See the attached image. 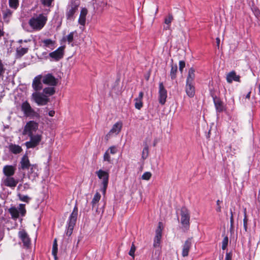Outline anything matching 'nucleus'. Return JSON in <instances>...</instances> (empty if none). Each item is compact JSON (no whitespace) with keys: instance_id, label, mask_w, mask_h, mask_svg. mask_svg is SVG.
Here are the masks:
<instances>
[{"instance_id":"obj_20","label":"nucleus","mask_w":260,"mask_h":260,"mask_svg":"<svg viewBox=\"0 0 260 260\" xmlns=\"http://www.w3.org/2000/svg\"><path fill=\"white\" fill-rule=\"evenodd\" d=\"M226 81L228 83H231L233 81L240 82V76L236 74L234 71L230 72L226 75Z\"/></svg>"},{"instance_id":"obj_61","label":"nucleus","mask_w":260,"mask_h":260,"mask_svg":"<svg viewBox=\"0 0 260 260\" xmlns=\"http://www.w3.org/2000/svg\"><path fill=\"white\" fill-rule=\"evenodd\" d=\"M18 42L19 43H21L22 42V40H20L18 41Z\"/></svg>"},{"instance_id":"obj_12","label":"nucleus","mask_w":260,"mask_h":260,"mask_svg":"<svg viewBox=\"0 0 260 260\" xmlns=\"http://www.w3.org/2000/svg\"><path fill=\"white\" fill-rule=\"evenodd\" d=\"M161 222H159L158 226L155 231V236L154 239L153 246L154 247H158L160 245V240L162 236V228Z\"/></svg>"},{"instance_id":"obj_50","label":"nucleus","mask_w":260,"mask_h":260,"mask_svg":"<svg viewBox=\"0 0 260 260\" xmlns=\"http://www.w3.org/2000/svg\"><path fill=\"white\" fill-rule=\"evenodd\" d=\"M247 221H248V219L246 216V214H245V217L243 219V226H244V229L246 232L247 230Z\"/></svg>"},{"instance_id":"obj_54","label":"nucleus","mask_w":260,"mask_h":260,"mask_svg":"<svg viewBox=\"0 0 260 260\" xmlns=\"http://www.w3.org/2000/svg\"><path fill=\"white\" fill-rule=\"evenodd\" d=\"M230 223H231V228H233V224H234V218H233V215L232 212L231 211V216L230 217Z\"/></svg>"},{"instance_id":"obj_36","label":"nucleus","mask_w":260,"mask_h":260,"mask_svg":"<svg viewBox=\"0 0 260 260\" xmlns=\"http://www.w3.org/2000/svg\"><path fill=\"white\" fill-rule=\"evenodd\" d=\"M3 13V19L5 21L8 22L9 20V19L12 16V11H11L9 9H6L5 10H3L2 11Z\"/></svg>"},{"instance_id":"obj_45","label":"nucleus","mask_w":260,"mask_h":260,"mask_svg":"<svg viewBox=\"0 0 260 260\" xmlns=\"http://www.w3.org/2000/svg\"><path fill=\"white\" fill-rule=\"evenodd\" d=\"M151 173L149 172H145L142 176V179L143 180H148L151 177Z\"/></svg>"},{"instance_id":"obj_34","label":"nucleus","mask_w":260,"mask_h":260,"mask_svg":"<svg viewBox=\"0 0 260 260\" xmlns=\"http://www.w3.org/2000/svg\"><path fill=\"white\" fill-rule=\"evenodd\" d=\"M77 10V7L76 6H71L70 7L67 11L66 16L68 19H71L74 15V13Z\"/></svg>"},{"instance_id":"obj_28","label":"nucleus","mask_w":260,"mask_h":260,"mask_svg":"<svg viewBox=\"0 0 260 260\" xmlns=\"http://www.w3.org/2000/svg\"><path fill=\"white\" fill-rule=\"evenodd\" d=\"M29 177H32L33 178H36L38 176V166L36 164H32L29 168V169L27 170Z\"/></svg>"},{"instance_id":"obj_11","label":"nucleus","mask_w":260,"mask_h":260,"mask_svg":"<svg viewBox=\"0 0 260 260\" xmlns=\"http://www.w3.org/2000/svg\"><path fill=\"white\" fill-rule=\"evenodd\" d=\"M42 82L45 84L54 86L57 85V79L52 74L48 73L42 76Z\"/></svg>"},{"instance_id":"obj_25","label":"nucleus","mask_w":260,"mask_h":260,"mask_svg":"<svg viewBox=\"0 0 260 260\" xmlns=\"http://www.w3.org/2000/svg\"><path fill=\"white\" fill-rule=\"evenodd\" d=\"M143 92L141 91L139 93V96L138 98H136L135 101V107L136 109L138 110H140L143 107V102L142 99L143 97Z\"/></svg>"},{"instance_id":"obj_3","label":"nucleus","mask_w":260,"mask_h":260,"mask_svg":"<svg viewBox=\"0 0 260 260\" xmlns=\"http://www.w3.org/2000/svg\"><path fill=\"white\" fill-rule=\"evenodd\" d=\"M9 212L12 218L15 220L19 217V214L21 216H24L26 213L25 205V204H20L17 208L15 207H12L9 209Z\"/></svg>"},{"instance_id":"obj_39","label":"nucleus","mask_w":260,"mask_h":260,"mask_svg":"<svg viewBox=\"0 0 260 260\" xmlns=\"http://www.w3.org/2000/svg\"><path fill=\"white\" fill-rule=\"evenodd\" d=\"M17 196L21 201L28 203L31 200V198L27 195H24L21 193H18Z\"/></svg>"},{"instance_id":"obj_4","label":"nucleus","mask_w":260,"mask_h":260,"mask_svg":"<svg viewBox=\"0 0 260 260\" xmlns=\"http://www.w3.org/2000/svg\"><path fill=\"white\" fill-rule=\"evenodd\" d=\"M32 98L38 106L46 105L49 102L47 95L40 92H35L32 94Z\"/></svg>"},{"instance_id":"obj_5","label":"nucleus","mask_w":260,"mask_h":260,"mask_svg":"<svg viewBox=\"0 0 260 260\" xmlns=\"http://www.w3.org/2000/svg\"><path fill=\"white\" fill-rule=\"evenodd\" d=\"M39 124L34 121H29L27 122L24 127L22 134L23 135L30 136L34 135L38 129Z\"/></svg>"},{"instance_id":"obj_22","label":"nucleus","mask_w":260,"mask_h":260,"mask_svg":"<svg viewBox=\"0 0 260 260\" xmlns=\"http://www.w3.org/2000/svg\"><path fill=\"white\" fill-rule=\"evenodd\" d=\"M16 168L11 165H6L3 168V173L6 177H12L15 173Z\"/></svg>"},{"instance_id":"obj_31","label":"nucleus","mask_w":260,"mask_h":260,"mask_svg":"<svg viewBox=\"0 0 260 260\" xmlns=\"http://www.w3.org/2000/svg\"><path fill=\"white\" fill-rule=\"evenodd\" d=\"M101 196L100 193L99 192H96L94 194L93 198L92 199V201H91L92 208L93 209L95 208L96 210V211H98V204L101 199Z\"/></svg>"},{"instance_id":"obj_1","label":"nucleus","mask_w":260,"mask_h":260,"mask_svg":"<svg viewBox=\"0 0 260 260\" xmlns=\"http://www.w3.org/2000/svg\"><path fill=\"white\" fill-rule=\"evenodd\" d=\"M47 19V16L44 14H34L28 23L34 31H40L46 24Z\"/></svg>"},{"instance_id":"obj_33","label":"nucleus","mask_w":260,"mask_h":260,"mask_svg":"<svg viewBox=\"0 0 260 260\" xmlns=\"http://www.w3.org/2000/svg\"><path fill=\"white\" fill-rule=\"evenodd\" d=\"M173 20V15L171 14H169L165 18V23L166 24V26H164V29L166 30L170 29V24L172 21Z\"/></svg>"},{"instance_id":"obj_15","label":"nucleus","mask_w":260,"mask_h":260,"mask_svg":"<svg viewBox=\"0 0 260 260\" xmlns=\"http://www.w3.org/2000/svg\"><path fill=\"white\" fill-rule=\"evenodd\" d=\"M31 165L30 163L27 155L25 154L21 159L18 168L19 170H28Z\"/></svg>"},{"instance_id":"obj_37","label":"nucleus","mask_w":260,"mask_h":260,"mask_svg":"<svg viewBox=\"0 0 260 260\" xmlns=\"http://www.w3.org/2000/svg\"><path fill=\"white\" fill-rule=\"evenodd\" d=\"M177 66L176 64H172L171 66V70L170 71V76L172 80H174L176 77V74L177 72Z\"/></svg>"},{"instance_id":"obj_29","label":"nucleus","mask_w":260,"mask_h":260,"mask_svg":"<svg viewBox=\"0 0 260 260\" xmlns=\"http://www.w3.org/2000/svg\"><path fill=\"white\" fill-rule=\"evenodd\" d=\"M87 13V11L86 9H82L81 11L80 16L79 18L78 22L80 24L84 26L86 22V16Z\"/></svg>"},{"instance_id":"obj_60","label":"nucleus","mask_w":260,"mask_h":260,"mask_svg":"<svg viewBox=\"0 0 260 260\" xmlns=\"http://www.w3.org/2000/svg\"><path fill=\"white\" fill-rule=\"evenodd\" d=\"M258 90H259V93L260 94V84L258 85Z\"/></svg>"},{"instance_id":"obj_48","label":"nucleus","mask_w":260,"mask_h":260,"mask_svg":"<svg viewBox=\"0 0 260 260\" xmlns=\"http://www.w3.org/2000/svg\"><path fill=\"white\" fill-rule=\"evenodd\" d=\"M5 71V68L2 63V61L0 59V77H3Z\"/></svg>"},{"instance_id":"obj_16","label":"nucleus","mask_w":260,"mask_h":260,"mask_svg":"<svg viewBox=\"0 0 260 260\" xmlns=\"http://www.w3.org/2000/svg\"><path fill=\"white\" fill-rule=\"evenodd\" d=\"M32 87L36 91H39L43 88L42 75H40L35 77L32 83Z\"/></svg>"},{"instance_id":"obj_6","label":"nucleus","mask_w":260,"mask_h":260,"mask_svg":"<svg viewBox=\"0 0 260 260\" xmlns=\"http://www.w3.org/2000/svg\"><path fill=\"white\" fill-rule=\"evenodd\" d=\"M29 137V141L25 143V145L27 149L34 148L39 145L42 139L41 135H32L28 136Z\"/></svg>"},{"instance_id":"obj_53","label":"nucleus","mask_w":260,"mask_h":260,"mask_svg":"<svg viewBox=\"0 0 260 260\" xmlns=\"http://www.w3.org/2000/svg\"><path fill=\"white\" fill-rule=\"evenodd\" d=\"M232 254L231 253H226L225 260H232Z\"/></svg>"},{"instance_id":"obj_7","label":"nucleus","mask_w":260,"mask_h":260,"mask_svg":"<svg viewBox=\"0 0 260 260\" xmlns=\"http://www.w3.org/2000/svg\"><path fill=\"white\" fill-rule=\"evenodd\" d=\"M97 175L98 178L102 180V185L103 187V192L105 193L109 181V173L108 171H104L102 169L99 170V171L95 172Z\"/></svg>"},{"instance_id":"obj_19","label":"nucleus","mask_w":260,"mask_h":260,"mask_svg":"<svg viewBox=\"0 0 260 260\" xmlns=\"http://www.w3.org/2000/svg\"><path fill=\"white\" fill-rule=\"evenodd\" d=\"M18 235L23 245L26 247H28L30 243V240L26 232L24 230H22L19 232Z\"/></svg>"},{"instance_id":"obj_42","label":"nucleus","mask_w":260,"mask_h":260,"mask_svg":"<svg viewBox=\"0 0 260 260\" xmlns=\"http://www.w3.org/2000/svg\"><path fill=\"white\" fill-rule=\"evenodd\" d=\"M76 33V31L71 32L68 36H67L65 40H67L69 44L71 43L74 40V34Z\"/></svg>"},{"instance_id":"obj_2","label":"nucleus","mask_w":260,"mask_h":260,"mask_svg":"<svg viewBox=\"0 0 260 260\" xmlns=\"http://www.w3.org/2000/svg\"><path fill=\"white\" fill-rule=\"evenodd\" d=\"M78 211V207L76 205L67 222V228L66 232V235L67 236H70L73 233L77 219Z\"/></svg>"},{"instance_id":"obj_13","label":"nucleus","mask_w":260,"mask_h":260,"mask_svg":"<svg viewBox=\"0 0 260 260\" xmlns=\"http://www.w3.org/2000/svg\"><path fill=\"white\" fill-rule=\"evenodd\" d=\"M190 215L188 210L185 207L181 209V223L183 225H188L189 224Z\"/></svg>"},{"instance_id":"obj_14","label":"nucleus","mask_w":260,"mask_h":260,"mask_svg":"<svg viewBox=\"0 0 260 260\" xmlns=\"http://www.w3.org/2000/svg\"><path fill=\"white\" fill-rule=\"evenodd\" d=\"M21 110L26 116H33L35 114V110L31 108L27 101H25L21 105Z\"/></svg>"},{"instance_id":"obj_49","label":"nucleus","mask_w":260,"mask_h":260,"mask_svg":"<svg viewBox=\"0 0 260 260\" xmlns=\"http://www.w3.org/2000/svg\"><path fill=\"white\" fill-rule=\"evenodd\" d=\"M53 0H41L43 5L49 7Z\"/></svg>"},{"instance_id":"obj_30","label":"nucleus","mask_w":260,"mask_h":260,"mask_svg":"<svg viewBox=\"0 0 260 260\" xmlns=\"http://www.w3.org/2000/svg\"><path fill=\"white\" fill-rule=\"evenodd\" d=\"M195 78V70L193 68H191L188 70L187 77L186 78V82L187 83H194V80Z\"/></svg>"},{"instance_id":"obj_8","label":"nucleus","mask_w":260,"mask_h":260,"mask_svg":"<svg viewBox=\"0 0 260 260\" xmlns=\"http://www.w3.org/2000/svg\"><path fill=\"white\" fill-rule=\"evenodd\" d=\"M64 47L60 46L55 51L50 52L48 56L51 58L50 61H57L62 58L64 55Z\"/></svg>"},{"instance_id":"obj_35","label":"nucleus","mask_w":260,"mask_h":260,"mask_svg":"<svg viewBox=\"0 0 260 260\" xmlns=\"http://www.w3.org/2000/svg\"><path fill=\"white\" fill-rule=\"evenodd\" d=\"M55 92V90L54 87H48L43 89L42 93L45 95L51 96L54 94Z\"/></svg>"},{"instance_id":"obj_52","label":"nucleus","mask_w":260,"mask_h":260,"mask_svg":"<svg viewBox=\"0 0 260 260\" xmlns=\"http://www.w3.org/2000/svg\"><path fill=\"white\" fill-rule=\"evenodd\" d=\"M221 203V201H220L219 200H218L216 201V204H217V208L216 209V210L217 212H220L221 211V206H220V204Z\"/></svg>"},{"instance_id":"obj_59","label":"nucleus","mask_w":260,"mask_h":260,"mask_svg":"<svg viewBox=\"0 0 260 260\" xmlns=\"http://www.w3.org/2000/svg\"><path fill=\"white\" fill-rule=\"evenodd\" d=\"M157 143V140L156 139H155L153 142V146H155L156 144Z\"/></svg>"},{"instance_id":"obj_38","label":"nucleus","mask_w":260,"mask_h":260,"mask_svg":"<svg viewBox=\"0 0 260 260\" xmlns=\"http://www.w3.org/2000/svg\"><path fill=\"white\" fill-rule=\"evenodd\" d=\"M57 240L56 239H55L54 240V242H53V244L52 253V255L54 256V257L55 260L57 259Z\"/></svg>"},{"instance_id":"obj_44","label":"nucleus","mask_w":260,"mask_h":260,"mask_svg":"<svg viewBox=\"0 0 260 260\" xmlns=\"http://www.w3.org/2000/svg\"><path fill=\"white\" fill-rule=\"evenodd\" d=\"M228 242H229L228 237L227 236L224 237L222 241V249L223 250H225L227 246L228 245Z\"/></svg>"},{"instance_id":"obj_10","label":"nucleus","mask_w":260,"mask_h":260,"mask_svg":"<svg viewBox=\"0 0 260 260\" xmlns=\"http://www.w3.org/2000/svg\"><path fill=\"white\" fill-rule=\"evenodd\" d=\"M122 122L120 121L115 123L112 126L111 129L106 135V138L108 140L111 136L117 135L121 130Z\"/></svg>"},{"instance_id":"obj_55","label":"nucleus","mask_w":260,"mask_h":260,"mask_svg":"<svg viewBox=\"0 0 260 260\" xmlns=\"http://www.w3.org/2000/svg\"><path fill=\"white\" fill-rule=\"evenodd\" d=\"M48 114L50 116H54V114H55V111H53V110H51V111H50L49 112H48Z\"/></svg>"},{"instance_id":"obj_24","label":"nucleus","mask_w":260,"mask_h":260,"mask_svg":"<svg viewBox=\"0 0 260 260\" xmlns=\"http://www.w3.org/2000/svg\"><path fill=\"white\" fill-rule=\"evenodd\" d=\"M214 104L218 112H221L225 110L223 102L219 99L214 98Z\"/></svg>"},{"instance_id":"obj_9","label":"nucleus","mask_w":260,"mask_h":260,"mask_svg":"<svg viewBox=\"0 0 260 260\" xmlns=\"http://www.w3.org/2000/svg\"><path fill=\"white\" fill-rule=\"evenodd\" d=\"M167 91L163 83L159 82V90H158V101L159 103L164 105L167 98Z\"/></svg>"},{"instance_id":"obj_56","label":"nucleus","mask_w":260,"mask_h":260,"mask_svg":"<svg viewBox=\"0 0 260 260\" xmlns=\"http://www.w3.org/2000/svg\"><path fill=\"white\" fill-rule=\"evenodd\" d=\"M216 43H217V46L218 47H219V43H220V39L219 38H217L216 39Z\"/></svg>"},{"instance_id":"obj_62","label":"nucleus","mask_w":260,"mask_h":260,"mask_svg":"<svg viewBox=\"0 0 260 260\" xmlns=\"http://www.w3.org/2000/svg\"><path fill=\"white\" fill-rule=\"evenodd\" d=\"M22 186V185L21 184H19L18 186V188H20Z\"/></svg>"},{"instance_id":"obj_43","label":"nucleus","mask_w":260,"mask_h":260,"mask_svg":"<svg viewBox=\"0 0 260 260\" xmlns=\"http://www.w3.org/2000/svg\"><path fill=\"white\" fill-rule=\"evenodd\" d=\"M149 149L148 147L146 146L143 150L142 157L144 159H146L148 155Z\"/></svg>"},{"instance_id":"obj_21","label":"nucleus","mask_w":260,"mask_h":260,"mask_svg":"<svg viewBox=\"0 0 260 260\" xmlns=\"http://www.w3.org/2000/svg\"><path fill=\"white\" fill-rule=\"evenodd\" d=\"M185 91L189 97H193L195 94L194 83L186 82Z\"/></svg>"},{"instance_id":"obj_46","label":"nucleus","mask_w":260,"mask_h":260,"mask_svg":"<svg viewBox=\"0 0 260 260\" xmlns=\"http://www.w3.org/2000/svg\"><path fill=\"white\" fill-rule=\"evenodd\" d=\"M107 151H109L110 154H114L117 152V148L115 146L110 147Z\"/></svg>"},{"instance_id":"obj_40","label":"nucleus","mask_w":260,"mask_h":260,"mask_svg":"<svg viewBox=\"0 0 260 260\" xmlns=\"http://www.w3.org/2000/svg\"><path fill=\"white\" fill-rule=\"evenodd\" d=\"M9 5L10 8L16 9L19 5L18 0H9Z\"/></svg>"},{"instance_id":"obj_58","label":"nucleus","mask_w":260,"mask_h":260,"mask_svg":"<svg viewBox=\"0 0 260 260\" xmlns=\"http://www.w3.org/2000/svg\"><path fill=\"white\" fill-rule=\"evenodd\" d=\"M250 94H251V91H249V92L247 93V94L246 95V99H250Z\"/></svg>"},{"instance_id":"obj_47","label":"nucleus","mask_w":260,"mask_h":260,"mask_svg":"<svg viewBox=\"0 0 260 260\" xmlns=\"http://www.w3.org/2000/svg\"><path fill=\"white\" fill-rule=\"evenodd\" d=\"M135 251H136V247H135V245L134 244V243H133L131 246V249L128 252V254L130 256H132L133 258H134Z\"/></svg>"},{"instance_id":"obj_27","label":"nucleus","mask_w":260,"mask_h":260,"mask_svg":"<svg viewBox=\"0 0 260 260\" xmlns=\"http://www.w3.org/2000/svg\"><path fill=\"white\" fill-rule=\"evenodd\" d=\"M41 42L43 43L42 46L44 48H49L52 50L54 49L55 44V41H53L50 39H46L42 40Z\"/></svg>"},{"instance_id":"obj_32","label":"nucleus","mask_w":260,"mask_h":260,"mask_svg":"<svg viewBox=\"0 0 260 260\" xmlns=\"http://www.w3.org/2000/svg\"><path fill=\"white\" fill-rule=\"evenodd\" d=\"M28 48L27 47H22L20 46L17 48L16 57L18 58L21 57L28 52Z\"/></svg>"},{"instance_id":"obj_23","label":"nucleus","mask_w":260,"mask_h":260,"mask_svg":"<svg viewBox=\"0 0 260 260\" xmlns=\"http://www.w3.org/2000/svg\"><path fill=\"white\" fill-rule=\"evenodd\" d=\"M8 148L11 153L17 154L22 151L21 147L18 145L11 143L8 146Z\"/></svg>"},{"instance_id":"obj_57","label":"nucleus","mask_w":260,"mask_h":260,"mask_svg":"<svg viewBox=\"0 0 260 260\" xmlns=\"http://www.w3.org/2000/svg\"><path fill=\"white\" fill-rule=\"evenodd\" d=\"M23 187L25 189H28V188H29V185L27 184V183H25L24 184Z\"/></svg>"},{"instance_id":"obj_17","label":"nucleus","mask_w":260,"mask_h":260,"mask_svg":"<svg viewBox=\"0 0 260 260\" xmlns=\"http://www.w3.org/2000/svg\"><path fill=\"white\" fill-rule=\"evenodd\" d=\"M192 243V238H188L184 242L182 246V255L183 257L188 255L189 250Z\"/></svg>"},{"instance_id":"obj_18","label":"nucleus","mask_w":260,"mask_h":260,"mask_svg":"<svg viewBox=\"0 0 260 260\" xmlns=\"http://www.w3.org/2000/svg\"><path fill=\"white\" fill-rule=\"evenodd\" d=\"M3 183L6 186L14 188L17 185L18 181L12 177L8 176L3 179Z\"/></svg>"},{"instance_id":"obj_51","label":"nucleus","mask_w":260,"mask_h":260,"mask_svg":"<svg viewBox=\"0 0 260 260\" xmlns=\"http://www.w3.org/2000/svg\"><path fill=\"white\" fill-rule=\"evenodd\" d=\"M179 70L181 71V72H182L183 68L185 66V63L184 61L181 60L179 61Z\"/></svg>"},{"instance_id":"obj_26","label":"nucleus","mask_w":260,"mask_h":260,"mask_svg":"<svg viewBox=\"0 0 260 260\" xmlns=\"http://www.w3.org/2000/svg\"><path fill=\"white\" fill-rule=\"evenodd\" d=\"M107 0H95L94 8H96L99 11H103L107 5Z\"/></svg>"},{"instance_id":"obj_41","label":"nucleus","mask_w":260,"mask_h":260,"mask_svg":"<svg viewBox=\"0 0 260 260\" xmlns=\"http://www.w3.org/2000/svg\"><path fill=\"white\" fill-rule=\"evenodd\" d=\"M103 160L105 161H107L110 164L112 162V159L110 155L109 151H106L104 154Z\"/></svg>"}]
</instances>
